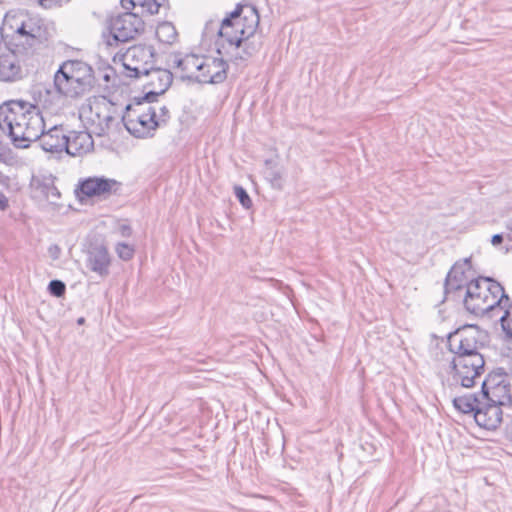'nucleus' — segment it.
<instances>
[{
    "mask_svg": "<svg viewBox=\"0 0 512 512\" xmlns=\"http://www.w3.org/2000/svg\"><path fill=\"white\" fill-rule=\"evenodd\" d=\"M265 164L269 166L265 170V178L270 182L273 188L282 189L283 188V173L280 169L270 166L272 164L271 160H266Z\"/></svg>",
    "mask_w": 512,
    "mask_h": 512,
    "instance_id": "nucleus-31",
    "label": "nucleus"
},
{
    "mask_svg": "<svg viewBox=\"0 0 512 512\" xmlns=\"http://www.w3.org/2000/svg\"><path fill=\"white\" fill-rule=\"evenodd\" d=\"M157 39L164 44H173L178 38V33L175 26L171 22L164 21L156 28Z\"/></svg>",
    "mask_w": 512,
    "mask_h": 512,
    "instance_id": "nucleus-29",
    "label": "nucleus"
},
{
    "mask_svg": "<svg viewBox=\"0 0 512 512\" xmlns=\"http://www.w3.org/2000/svg\"><path fill=\"white\" fill-rule=\"evenodd\" d=\"M155 110L152 107L145 106L143 101L139 100L133 104H128L121 115V123L126 130L136 138H146L153 136L157 129Z\"/></svg>",
    "mask_w": 512,
    "mask_h": 512,
    "instance_id": "nucleus-7",
    "label": "nucleus"
},
{
    "mask_svg": "<svg viewBox=\"0 0 512 512\" xmlns=\"http://www.w3.org/2000/svg\"><path fill=\"white\" fill-rule=\"evenodd\" d=\"M238 20L241 21L242 35L252 36L259 27L260 16L257 9L252 5H242V12L238 14Z\"/></svg>",
    "mask_w": 512,
    "mask_h": 512,
    "instance_id": "nucleus-27",
    "label": "nucleus"
},
{
    "mask_svg": "<svg viewBox=\"0 0 512 512\" xmlns=\"http://www.w3.org/2000/svg\"><path fill=\"white\" fill-rule=\"evenodd\" d=\"M8 208L9 199L3 192H0V211L5 212Z\"/></svg>",
    "mask_w": 512,
    "mask_h": 512,
    "instance_id": "nucleus-38",
    "label": "nucleus"
},
{
    "mask_svg": "<svg viewBox=\"0 0 512 512\" xmlns=\"http://www.w3.org/2000/svg\"><path fill=\"white\" fill-rule=\"evenodd\" d=\"M450 368L452 378L462 387L471 388L476 384L485 371V358H473L467 360H451Z\"/></svg>",
    "mask_w": 512,
    "mask_h": 512,
    "instance_id": "nucleus-13",
    "label": "nucleus"
},
{
    "mask_svg": "<svg viewBox=\"0 0 512 512\" xmlns=\"http://www.w3.org/2000/svg\"><path fill=\"white\" fill-rule=\"evenodd\" d=\"M476 271L472 267L471 257L456 261L444 281L445 299L458 300L466 293L467 287L476 280Z\"/></svg>",
    "mask_w": 512,
    "mask_h": 512,
    "instance_id": "nucleus-9",
    "label": "nucleus"
},
{
    "mask_svg": "<svg viewBox=\"0 0 512 512\" xmlns=\"http://www.w3.org/2000/svg\"><path fill=\"white\" fill-rule=\"evenodd\" d=\"M5 49V44L2 43V41L0 40V56L2 55V51Z\"/></svg>",
    "mask_w": 512,
    "mask_h": 512,
    "instance_id": "nucleus-43",
    "label": "nucleus"
},
{
    "mask_svg": "<svg viewBox=\"0 0 512 512\" xmlns=\"http://www.w3.org/2000/svg\"><path fill=\"white\" fill-rule=\"evenodd\" d=\"M11 44L15 51L24 55L38 54L43 50H52L51 35L44 20L30 15L18 34L12 36Z\"/></svg>",
    "mask_w": 512,
    "mask_h": 512,
    "instance_id": "nucleus-5",
    "label": "nucleus"
},
{
    "mask_svg": "<svg viewBox=\"0 0 512 512\" xmlns=\"http://www.w3.org/2000/svg\"><path fill=\"white\" fill-rule=\"evenodd\" d=\"M117 57H119L118 54L114 56L113 61H116Z\"/></svg>",
    "mask_w": 512,
    "mask_h": 512,
    "instance_id": "nucleus-47",
    "label": "nucleus"
},
{
    "mask_svg": "<svg viewBox=\"0 0 512 512\" xmlns=\"http://www.w3.org/2000/svg\"><path fill=\"white\" fill-rule=\"evenodd\" d=\"M85 323V318L84 317H80L77 319V324L78 325H83Z\"/></svg>",
    "mask_w": 512,
    "mask_h": 512,
    "instance_id": "nucleus-42",
    "label": "nucleus"
},
{
    "mask_svg": "<svg viewBox=\"0 0 512 512\" xmlns=\"http://www.w3.org/2000/svg\"><path fill=\"white\" fill-rule=\"evenodd\" d=\"M234 192L236 198L245 209L252 207V200L247 191L242 186H235Z\"/></svg>",
    "mask_w": 512,
    "mask_h": 512,
    "instance_id": "nucleus-36",
    "label": "nucleus"
},
{
    "mask_svg": "<svg viewBox=\"0 0 512 512\" xmlns=\"http://www.w3.org/2000/svg\"><path fill=\"white\" fill-rule=\"evenodd\" d=\"M30 15L23 10H10L3 19L1 26L2 35L12 36L18 34L25 21Z\"/></svg>",
    "mask_w": 512,
    "mask_h": 512,
    "instance_id": "nucleus-25",
    "label": "nucleus"
},
{
    "mask_svg": "<svg viewBox=\"0 0 512 512\" xmlns=\"http://www.w3.org/2000/svg\"><path fill=\"white\" fill-rule=\"evenodd\" d=\"M111 257L103 244H92L87 251L86 266L91 271L105 278L110 273Z\"/></svg>",
    "mask_w": 512,
    "mask_h": 512,
    "instance_id": "nucleus-20",
    "label": "nucleus"
},
{
    "mask_svg": "<svg viewBox=\"0 0 512 512\" xmlns=\"http://www.w3.org/2000/svg\"><path fill=\"white\" fill-rule=\"evenodd\" d=\"M499 322L505 337L512 339V301L510 299L502 306Z\"/></svg>",
    "mask_w": 512,
    "mask_h": 512,
    "instance_id": "nucleus-30",
    "label": "nucleus"
},
{
    "mask_svg": "<svg viewBox=\"0 0 512 512\" xmlns=\"http://www.w3.org/2000/svg\"><path fill=\"white\" fill-rule=\"evenodd\" d=\"M447 342L451 360L485 358L482 350L488 347L490 335L478 325H464L449 333Z\"/></svg>",
    "mask_w": 512,
    "mask_h": 512,
    "instance_id": "nucleus-4",
    "label": "nucleus"
},
{
    "mask_svg": "<svg viewBox=\"0 0 512 512\" xmlns=\"http://www.w3.org/2000/svg\"><path fill=\"white\" fill-rule=\"evenodd\" d=\"M55 91L66 98L78 99L95 85L93 68L81 60H66L54 74Z\"/></svg>",
    "mask_w": 512,
    "mask_h": 512,
    "instance_id": "nucleus-3",
    "label": "nucleus"
},
{
    "mask_svg": "<svg viewBox=\"0 0 512 512\" xmlns=\"http://www.w3.org/2000/svg\"><path fill=\"white\" fill-rule=\"evenodd\" d=\"M66 133L62 126H54L37 139L46 152L61 153L67 148Z\"/></svg>",
    "mask_w": 512,
    "mask_h": 512,
    "instance_id": "nucleus-22",
    "label": "nucleus"
},
{
    "mask_svg": "<svg viewBox=\"0 0 512 512\" xmlns=\"http://www.w3.org/2000/svg\"><path fill=\"white\" fill-rule=\"evenodd\" d=\"M507 238L509 241H512V228H510V233H508Z\"/></svg>",
    "mask_w": 512,
    "mask_h": 512,
    "instance_id": "nucleus-44",
    "label": "nucleus"
},
{
    "mask_svg": "<svg viewBox=\"0 0 512 512\" xmlns=\"http://www.w3.org/2000/svg\"><path fill=\"white\" fill-rule=\"evenodd\" d=\"M242 12V5L238 4L221 22L216 41L218 54L231 55L234 50H239L243 40L241 21L237 19Z\"/></svg>",
    "mask_w": 512,
    "mask_h": 512,
    "instance_id": "nucleus-12",
    "label": "nucleus"
},
{
    "mask_svg": "<svg viewBox=\"0 0 512 512\" xmlns=\"http://www.w3.org/2000/svg\"><path fill=\"white\" fill-rule=\"evenodd\" d=\"M509 373H510V375L512 377V358H511V361L509 363Z\"/></svg>",
    "mask_w": 512,
    "mask_h": 512,
    "instance_id": "nucleus-45",
    "label": "nucleus"
},
{
    "mask_svg": "<svg viewBox=\"0 0 512 512\" xmlns=\"http://www.w3.org/2000/svg\"><path fill=\"white\" fill-rule=\"evenodd\" d=\"M118 56L122 63V76L131 79L143 78V74H146L155 62L154 48L141 44L129 47Z\"/></svg>",
    "mask_w": 512,
    "mask_h": 512,
    "instance_id": "nucleus-8",
    "label": "nucleus"
},
{
    "mask_svg": "<svg viewBox=\"0 0 512 512\" xmlns=\"http://www.w3.org/2000/svg\"><path fill=\"white\" fill-rule=\"evenodd\" d=\"M506 433H507V436L509 437L510 441H512V417H511L510 424H508L506 427Z\"/></svg>",
    "mask_w": 512,
    "mask_h": 512,
    "instance_id": "nucleus-41",
    "label": "nucleus"
},
{
    "mask_svg": "<svg viewBox=\"0 0 512 512\" xmlns=\"http://www.w3.org/2000/svg\"><path fill=\"white\" fill-rule=\"evenodd\" d=\"M480 393L468 394L454 398V407L462 413H473L475 416L476 409L479 407Z\"/></svg>",
    "mask_w": 512,
    "mask_h": 512,
    "instance_id": "nucleus-28",
    "label": "nucleus"
},
{
    "mask_svg": "<svg viewBox=\"0 0 512 512\" xmlns=\"http://www.w3.org/2000/svg\"><path fill=\"white\" fill-rule=\"evenodd\" d=\"M203 57L196 54H186L181 57L180 54H175L173 58V67L176 69V75L182 81H190L198 83V75L201 74L200 68L203 65Z\"/></svg>",
    "mask_w": 512,
    "mask_h": 512,
    "instance_id": "nucleus-18",
    "label": "nucleus"
},
{
    "mask_svg": "<svg viewBox=\"0 0 512 512\" xmlns=\"http://www.w3.org/2000/svg\"><path fill=\"white\" fill-rule=\"evenodd\" d=\"M241 47L239 50H234L230 55L234 61H247L249 58L257 54L263 46V36L261 34H252V36L242 35Z\"/></svg>",
    "mask_w": 512,
    "mask_h": 512,
    "instance_id": "nucleus-24",
    "label": "nucleus"
},
{
    "mask_svg": "<svg viewBox=\"0 0 512 512\" xmlns=\"http://www.w3.org/2000/svg\"><path fill=\"white\" fill-rule=\"evenodd\" d=\"M91 121L96 125V134L104 136L113 127H118L121 120L118 121L120 115L116 113V108L111 102L97 103L91 107Z\"/></svg>",
    "mask_w": 512,
    "mask_h": 512,
    "instance_id": "nucleus-15",
    "label": "nucleus"
},
{
    "mask_svg": "<svg viewBox=\"0 0 512 512\" xmlns=\"http://www.w3.org/2000/svg\"><path fill=\"white\" fill-rule=\"evenodd\" d=\"M116 253L120 259L123 261H129L133 258L135 249L132 245H129L125 242H120L116 245Z\"/></svg>",
    "mask_w": 512,
    "mask_h": 512,
    "instance_id": "nucleus-34",
    "label": "nucleus"
},
{
    "mask_svg": "<svg viewBox=\"0 0 512 512\" xmlns=\"http://www.w3.org/2000/svg\"><path fill=\"white\" fill-rule=\"evenodd\" d=\"M117 57H119L118 54L114 56L113 61H116Z\"/></svg>",
    "mask_w": 512,
    "mask_h": 512,
    "instance_id": "nucleus-46",
    "label": "nucleus"
},
{
    "mask_svg": "<svg viewBox=\"0 0 512 512\" xmlns=\"http://www.w3.org/2000/svg\"><path fill=\"white\" fill-rule=\"evenodd\" d=\"M125 10H137L141 14L154 15L160 8L168 6V0H121Z\"/></svg>",
    "mask_w": 512,
    "mask_h": 512,
    "instance_id": "nucleus-26",
    "label": "nucleus"
},
{
    "mask_svg": "<svg viewBox=\"0 0 512 512\" xmlns=\"http://www.w3.org/2000/svg\"><path fill=\"white\" fill-rule=\"evenodd\" d=\"M39 189L48 200H51V202H54L53 200H57L61 196L59 189L52 182L41 183L39 185Z\"/></svg>",
    "mask_w": 512,
    "mask_h": 512,
    "instance_id": "nucleus-33",
    "label": "nucleus"
},
{
    "mask_svg": "<svg viewBox=\"0 0 512 512\" xmlns=\"http://www.w3.org/2000/svg\"><path fill=\"white\" fill-rule=\"evenodd\" d=\"M121 183L115 179L101 177H88L79 182V190L86 197H108L117 194Z\"/></svg>",
    "mask_w": 512,
    "mask_h": 512,
    "instance_id": "nucleus-16",
    "label": "nucleus"
},
{
    "mask_svg": "<svg viewBox=\"0 0 512 512\" xmlns=\"http://www.w3.org/2000/svg\"><path fill=\"white\" fill-rule=\"evenodd\" d=\"M506 377L502 368L489 373L482 382L480 397L504 409H512L511 384Z\"/></svg>",
    "mask_w": 512,
    "mask_h": 512,
    "instance_id": "nucleus-10",
    "label": "nucleus"
},
{
    "mask_svg": "<svg viewBox=\"0 0 512 512\" xmlns=\"http://www.w3.org/2000/svg\"><path fill=\"white\" fill-rule=\"evenodd\" d=\"M509 300L504 287L492 277L478 276L463 296L465 309L476 316L498 317Z\"/></svg>",
    "mask_w": 512,
    "mask_h": 512,
    "instance_id": "nucleus-2",
    "label": "nucleus"
},
{
    "mask_svg": "<svg viewBox=\"0 0 512 512\" xmlns=\"http://www.w3.org/2000/svg\"><path fill=\"white\" fill-rule=\"evenodd\" d=\"M203 65L200 68L201 74L198 75L200 84H219L226 80L228 64L222 58L204 56Z\"/></svg>",
    "mask_w": 512,
    "mask_h": 512,
    "instance_id": "nucleus-17",
    "label": "nucleus"
},
{
    "mask_svg": "<svg viewBox=\"0 0 512 512\" xmlns=\"http://www.w3.org/2000/svg\"><path fill=\"white\" fill-rule=\"evenodd\" d=\"M242 12V5L238 4L221 22L216 41L218 54L231 55L234 50H239L243 40L241 21L237 19Z\"/></svg>",
    "mask_w": 512,
    "mask_h": 512,
    "instance_id": "nucleus-11",
    "label": "nucleus"
},
{
    "mask_svg": "<svg viewBox=\"0 0 512 512\" xmlns=\"http://www.w3.org/2000/svg\"><path fill=\"white\" fill-rule=\"evenodd\" d=\"M138 11L126 10L122 14L111 17L109 20V33L103 34L107 46H118L119 43L134 40L144 32L145 23Z\"/></svg>",
    "mask_w": 512,
    "mask_h": 512,
    "instance_id": "nucleus-6",
    "label": "nucleus"
},
{
    "mask_svg": "<svg viewBox=\"0 0 512 512\" xmlns=\"http://www.w3.org/2000/svg\"><path fill=\"white\" fill-rule=\"evenodd\" d=\"M503 242V235L502 234H495L491 238V243L494 246H498Z\"/></svg>",
    "mask_w": 512,
    "mask_h": 512,
    "instance_id": "nucleus-39",
    "label": "nucleus"
},
{
    "mask_svg": "<svg viewBox=\"0 0 512 512\" xmlns=\"http://www.w3.org/2000/svg\"><path fill=\"white\" fill-rule=\"evenodd\" d=\"M479 407L475 412L476 423L487 430H495L503 421L504 408L480 397Z\"/></svg>",
    "mask_w": 512,
    "mask_h": 512,
    "instance_id": "nucleus-19",
    "label": "nucleus"
},
{
    "mask_svg": "<svg viewBox=\"0 0 512 512\" xmlns=\"http://www.w3.org/2000/svg\"><path fill=\"white\" fill-rule=\"evenodd\" d=\"M120 231L121 235L124 237H129L132 234V229L128 225H121Z\"/></svg>",
    "mask_w": 512,
    "mask_h": 512,
    "instance_id": "nucleus-40",
    "label": "nucleus"
},
{
    "mask_svg": "<svg viewBox=\"0 0 512 512\" xmlns=\"http://www.w3.org/2000/svg\"><path fill=\"white\" fill-rule=\"evenodd\" d=\"M48 292L50 293V295L60 298L64 296L66 292V285L61 280H51L48 284Z\"/></svg>",
    "mask_w": 512,
    "mask_h": 512,
    "instance_id": "nucleus-35",
    "label": "nucleus"
},
{
    "mask_svg": "<svg viewBox=\"0 0 512 512\" xmlns=\"http://www.w3.org/2000/svg\"><path fill=\"white\" fill-rule=\"evenodd\" d=\"M67 148L65 152L71 156H81L91 152L94 148V141L87 131H70L66 135Z\"/></svg>",
    "mask_w": 512,
    "mask_h": 512,
    "instance_id": "nucleus-21",
    "label": "nucleus"
},
{
    "mask_svg": "<svg viewBox=\"0 0 512 512\" xmlns=\"http://www.w3.org/2000/svg\"><path fill=\"white\" fill-rule=\"evenodd\" d=\"M44 119L39 108L23 100H10L0 106V129L17 148H28L43 134Z\"/></svg>",
    "mask_w": 512,
    "mask_h": 512,
    "instance_id": "nucleus-1",
    "label": "nucleus"
},
{
    "mask_svg": "<svg viewBox=\"0 0 512 512\" xmlns=\"http://www.w3.org/2000/svg\"><path fill=\"white\" fill-rule=\"evenodd\" d=\"M143 77L147 79L144 86L151 88L142 98L148 104L155 102L157 97L164 94L173 82V73L170 70L155 67L154 64L146 74H143Z\"/></svg>",
    "mask_w": 512,
    "mask_h": 512,
    "instance_id": "nucleus-14",
    "label": "nucleus"
},
{
    "mask_svg": "<svg viewBox=\"0 0 512 512\" xmlns=\"http://www.w3.org/2000/svg\"><path fill=\"white\" fill-rule=\"evenodd\" d=\"M148 107H152L155 110L156 117L154 118V120L157 122V128L164 126L168 123L170 119V111L165 105H148Z\"/></svg>",
    "mask_w": 512,
    "mask_h": 512,
    "instance_id": "nucleus-32",
    "label": "nucleus"
},
{
    "mask_svg": "<svg viewBox=\"0 0 512 512\" xmlns=\"http://www.w3.org/2000/svg\"><path fill=\"white\" fill-rule=\"evenodd\" d=\"M16 53L14 49L0 56V81L14 82L22 78V68Z\"/></svg>",
    "mask_w": 512,
    "mask_h": 512,
    "instance_id": "nucleus-23",
    "label": "nucleus"
},
{
    "mask_svg": "<svg viewBox=\"0 0 512 512\" xmlns=\"http://www.w3.org/2000/svg\"><path fill=\"white\" fill-rule=\"evenodd\" d=\"M48 253L53 260H57L60 257L61 248L57 244L51 245L48 248Z\"/></svg>",
    "mask_w": 512,
    "mask_h": 512,
    "instance_id": "nucleus-37",
    "label": "nucleus"
}]
</instances>
